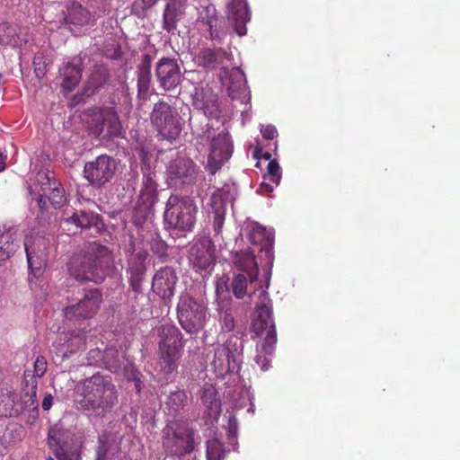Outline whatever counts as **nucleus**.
<instances>
[{
	"label": "nucleus",
	"mask_w": 460,
	"mask_h": 460,
	"mask_svg": "<svg viewBox=\"0 0 460 460\" xmlns=\"http://www.w3.org/2000/svg\"><path fill=\"white\" fill-rule=\"evenodd\" d=\"M136 387H137V391L139 392V391H140L139 382H137V383L136 384Z\"/></svg>",
	"instance_id": "60"
},
{
	"label": "nucleus",
	"mask_w": 460,
	"mask_h": 460,
	"mask_svg": "<svg viewBox=\"0 0 460 460\" xmlns=\"http://www.w3.org/2000/svg\"><path fill=\"white\" fill-rule=\"evenodd\" d=\"M251 328L256 338L265 334V338L262 342V350L268 354H271L274 351L275 344L277 342L275 323L254 318L252 322Z\"/></svg>",
	"instance_id": "22"
},
{
	"label": "nucleus",
	"mask_w": 460,
	"mask_h": 460,
	"mask_svg": "<svg viewBox=\"0 0 460 460\" xmlns=\"http://www.w3.org/2000/svg\"><path fill=\"white\" fill-rule=\"evenodd\" d=\"M213 207V229L215 237H222V229L225 223L226 207L220 196L213 195L211 198Z\"/></svg>",
	"instance_id": "33"
},
{
	"label": "nucleus",
	"mask_w": 460,
	"mask_h": 460,
	"mask_svg": "<svg viewBox=\"0 0 460 460\" xmlns=\"http://www.w3.org/2000/svg\"><path fill=\"white\" fill-rule=\"evenodd\" d=\"M90 117L89 130L102 138L118 137L122 133V125L114 107H93L87 110Z\"/></svg>",
	"instance_id": "7"
},
{
	"label": "nucleus",
	"mask_w": 460,
	"mask_h": 460,
	"mask_svg": "<svg viewBox=\"0 0 460 460\" xmlns=\"http://www.w3.org/2000/svg\"><path fill=\"white\" fill-rule=\"evenodd\" d=\"M181 15V7L176 3L167 4L163 14V28L168 32L174 31Z\"/></svg>",
	"instance_id": "35"
},
{
	"label": "nucleus",
	"mask_w": 460,
	"mask_h": 460,
	"mask_svg": "<svg viewBox=\"0 0 460 460\" xmlns=\"http://www.w3.org/2000/svg\"><path fill=\"white\" fill-rule=\"evenodd\" d=\"M17 43L16 29L8 22L0 24V45H15Z\"/></svg>",
	"instance_id": "44"
},
{
	"label": "nucleus",
	"mask_w": 460,
	"mask_h": 460,
	"mask_svg": "<svg viewBox=\"0 0 460 460\" xmlns=\"http://www.w3.org/2000/svg\"><path fill=\"white\" fill-rule=\"evenodd\" d=\"M248 281V275L243 273H239L233 279L231 288L236 298L242 299L247 294Z\"/></svg>",
	"instance_id": "41"
},
{
	"label": "nucleus",
	"mask_w": 460,
	"mask_h": 460,
	"mask_svg": "<svg viewBox=\"0 0 460 460\" xmlns=\"http://www.w3.org/2000/svg\"><path fill=\"white\" fill-rule=\"evenodd\" d=\"M201 402L207 407L208 414L217 417L221 412V402L213 385L206 384L201 391Z\"/></svg>",
	"instance_id": "29"
},
{
	"label": "nucleus",
	"mask_w": 460,
	"mask_h": 460,
	"mask_svg": "<svg viewBox=\"0 0 460 460\" xmlns=\"http://www.w3.org/2000/svg\"><path fill=\"white\" fill-rule=\"evenodd\" d=\"M260 303L255 306L257 316L255 319L264 320L268 323H274L273 312L270 305V298L267 291L261 290L260 292Z\"/></svg>",
	"instance_id": "36"
},
{
	"label": "nucleus",
	"mask_w": 460,
	"mask_h": 460,
	"mask_svg": "<svg viewBox=\"0 0 460 460\" xmlns=\"http://www.w3.org/2000/svg\"><path fill=\"white\" fill-rule=\"evenodd\" d=\"M86 332L84 329L72 331L67 341L66 352L74 353L84 347L86 341Z\"/></svg>",
	"instance_id": "40"
},
{
	"label": "nucleus",
	"mask_w": 460,
	"mask_h": 460,
	"mask_svg": "<svg viewBox=\"0 0 460 460\" xmlns=\"http://www.w3.org/2000/svg\"><path fill=\"white\" fill-rule=\"evenodd\" d=\"M190 261L195 271L207 270L215 263L213 250L203 243H196L190 251Z\"/></svg>",
	"instance_id": "26"
},
{
	"label": "nucleus",
	"mask_w": 460,
	"mask_h": 460,
	"mask_svg": "<svg viewBox=\"0 0 460 460\" xmlns=\"http://www.w3.org/2000/svg\"><path fill=\"white\" fill-rule=\"evenodd\" d=\"M34 370L31 374L35 375L38 378L42 377L47 371V360L43 356H38L34 362Z\"/></svg>",
	"instance_id": "50"
},
{
	"label": "nucleus",
	"mask_w": 460,
	"mask_h": 460,
	"mask_svg": "<svg viewBox=\"0 0 460 460\" xmlns=\"http://www.w3.org/2000/svg\"><path fill=\"white\" fill-rule=\"evenodd\" d=\"M118 395L112 377L98 372L77 383L75 402L82 411L104 416L117 404Z\"/></svg>",
	"instance_id": "1"
},
{
	"label": "nucleus",
	"mask_w": 460,
	"mask_h": 460,
	"mask_svg": "<svg viewBox=\"0 0 460 460\" xmlns=\"http://www.w3.org/2000/svg\"><path fill=\"white\" fill-rule=\"evenodd\" d=\"M164 445L172 446V452L179 455L190 454L194 450L193 431L186 429L183 431H175L172 438H166Z\"/></svg>",
	"instance_id": "25"
},
{
	"label": "nucleus",
	"mask_w": 460,
	"mask_h": 460,
	"mask_svg": "<svg viewBox=\"0 0 460 460\" xmlns=\"http://www.w3.org/2000/svg\"><path fill=\"white\" fill-rule=\"evenodd\" d=\"M231 341H227L226 344L219 345L215 350V358L213 364L216 367L221 370H229L231 368V361L235 362V353L238 349H234L233 351L230 349Z\"/></svg>",
	"instance_id": "30"
},
{
	"label": "nucleus",
	"mask_w": 460,
	"mask_h": 460,
	"mask_svg": "<svg viewBox=\"0 0 460 460\" xmlns=\"http://www.w3.org/2000/svg\"><path fill=\"white\" fill-rule=\"evenodd\" d=\"M262 156H263L264 159L270 161L271 155L270 153L266 152V153L263 154Z\"/></svg>",
	"instance_id": "59"
},
{
	"label": "nucleus",
	"mask_w": 460,
	"mask_h": 460,
	"mask_svg": "<svg viewBox=\"0 0 460 460\" xmlns=\"http://www.w3.org/2000/svg\"><path fill=\"white\" fill-rule=\"evenodd\" d=\"M197 213L198 207L192 199L171 195L166 201L164 219L170 229L190 232L194 228Z\"/></svg>",
	"instance_id": "3"
},
{
	"label": "nucleus",
	"mask_w": 460,
	"mask_h": 460,
	"mask_svg": "<svg viewBox=\"0 0 460 460\" xmlns=\"http://www.w3.org/2000/svg\"><path fill=\"white\" fill-rule=\"evenodd\" d=\"M151 121L163 140L172 142L181 131L178 118L173 114L172 107L165 102L155 104L151 113Z\"/></svg>",
	"instance_id": "10"
},
{
	"label": "nucleus",
	"mask_w": 460,
	"mask_h": 460,
	"mask_svg": "<svg viewBox=\"0 0 460 460\" xmlns=\"http://www.w3.org/2000/svg\"><path fill=\"white\" fill-rule=\"evenodd\" d=\"M102 303V292L99 288H83L81 297L64 307V317L69 322L81 323L95 317Z\"/></svg>",
	"instance_id": "5"
},
{
	"label": "nucleus",
	"mask_w": 460,
	"mask_h": 460,
	"mask_svg": "<svg viewBox=\"0 0 460 460\" xmlns=\"http://www.w3.org/2000/svg\"><path fill=\"white\" fill-rule=\"evenodd\" d=\"M253 253V251L244 250L233 254L234 266L243 274L248 275L251 285L258 280V265Z\"/></svg>",
	"instance_id": "21"
},
{
	"label": "nucleus",
	"mask_w": 460,
	"mask_h": 460,
	"mask_svg": "<svg viewBox=\"0 0 460 460\" xmlns=\"http://www.w3.org/2000/svg\"><path fill=\"white\" fill-rule=\"evenodd\" d=\"M233 152V145L228 132L222 131L213 137L211 141L208 164L215 170L219 169L222 164L228 161Z\"/></svg>",
	"instance_id": "15"
},
{
	"label": "nucleus",
	"mask_w": 460,
	"mask_h": 460,
	"mask_svg": "<svg viewBox=\"0 0 460 460\" xmlns=\"http://www.w3.org/2000/svg\"><path fill=\"white\" fill-rule=\"evenodd\" d=\"M149 246L152 252L159 259L168 257V244L156 232L151 234Z\"/></svg>",
	"instance_id": "39"
},
{
	"label": "nucleus",
	"mask_w": 460,
	"mask_h": 460,
	"mask_svg": "<svg viewBox=\"0 0 460 460\" xmlns=\"http://www.w3.org/2000/svg\"><path fill=\"white\" fill-rule=\"evenodd\" d=\"M53 404V396L51 394H47L42 401L41 407L44 411H49Z\"/></svg>",
	"instance_id": "53"
},
{
	"label": "nucleus",
	"mask_w": 460,
	"mask_h": 460,
	"mask_svg": "<svg viewBox=\"0 0 460 460\" xmlns=\"http://www.w3.org/2000/svg\"><path fill=\"white\" fill-rule=\"evenodd\" d=\"M264 180L274 183L278 186L280 182L281 173L280 166L276 160H270L268 164L267 173L264 175Z\"/></svg>",
	"instance_id": "48"
},
{
	"label": "nucleus",
	"mask_w": 460,
	"mask_h": 460,
	"mask_svg": "<svg viewBox=\"0 0 460 460\" xmlns=\"http://www.w3.org/2000/svg\"><path fill=\"white\" fill-rule=\"evenodd\" d=\"M273 186L269 182H261L259 188V192L261 194H269L272 192Z\"/></svg>",
	"instance_id": "54"
},
{
	"label": "nucleus",
	"mask_w": 460,
	"mask_h": 460,
	"mask_svg": "<svg viewBox=\"0 0 460 460\" xmlns=\"http://www.w3.org/2000/svg\"><path fill=\"white\" fill-rule=\"evenodd\" d=\"M258 354L255 356V362L257 365L262 369L267 370L270 367V359L268 358V356H271V354H268L265 351L262 350V344L261 345V349H257Z\"/></svg>",
	"instance_id": "51"
},
{
	"label": "nucleus",
	"mask_w": 460,
	"mask_h": 460,
	"mask_svg": "<svg viewBox=\"0 0 460 460\" xmlns=\"http://www.w3.org/2000/svg\"><path fill=\"white\" fill-rule=\"evenodd\" d=\"M228 60V54L223 49H201L195 57V62L199 66L216 70L217 68H225L226 61Z\"/></svg>",
	"instance_id": "20"
},
{
	"label": "nucleus",
	"mask_w": 460,
	"mask_h": 460,
	"mask_svg": "<svg viewBox=\"0 0 460 460\" xmlns=\"http://www.w3.org/2000/svg\"><path fill=\"white\" fill-rule=\"evenodd\" d=\"M155 78L164 92L175 90L181 82L180 66L175 58H162L155 65Z\"/></svg>",
	"instance_id": "12"
},
{
	"label": "nucleus",
	"mask_w": 460,
	"mask_h": 460,
	"mask_svg": "<svg viewBox=\"0 0 460 460\" xmlns=\"http://www.w3.org/2000/svg\"><path fill=\"white\" fill-rule=\"evenodd\" d=\"M222 23H224L223 20L216 14H211L208 17L206 24L208 27L209 37L212 40H218L225 35Z\"/></svg>",
	"instance_id": "42"
},
{
	"label": "nucleus",
	"mask_w": 460,
	"mask_h": 460,
	"mask_svg": "<svg viewBox=\"0 0 460 460\" xmlns=\"http://www.w3.org/2000/svg\"><path fill=\"white\" fill-rule=\"evenodd\" d=\"M168 174L172 180H179L181 183L190 184L195 181L197 170L192 160L178 157L171 161Z\"/></svg>",
	"instance_id": "18"
},
{
	"label": "nucleus",
	"mask_w": 460,
	"mask_h": 460,
	"mask_svg": "<svg viewBox=\"0 0 460 460\" xmlns=\"http://www.w3.org/2000/svg\"><path fill=\"white\" fill-rule=\"evenodd\" d=\"M177 281L178 277L172 267H161L154 274L152 290L164 303H170L174 296Z\"/></svg>",
	"instance_id": "13"
},
{
	"label": "nucleus",
	"mask_w": 460,
	"mask_h": 460,
	"mask_svg": "<svg viewBox=\"0 0 460 460\" xmlns=\"http://www.w3.org/2000/svg\"><path fill=\"white\" fill-rule=\"evenodd\" d=\"M261 135L265 139L272 140L278 136L276 128L272 125H267L261 129Z\"/></svg>",
	"instance_id": "52"
},
{
	"label": "nucleus",
	"mask_w": 460,
	"mask_h": 460,
	"mask_svg": "<svg viewBox=\"0 0 460 460\" xmlns=\"http://www.w3.org/2000/svg\"><path fill=\"white\" fill-rule=\"evenodd\" d=\"M6 158L7 156L0 152V172L4 171L6 167Z\"/></svg>",
	"instance_id": "57"
},
{
	"label": "nucleus",
	"mask_w": 460,
	"mask_h": 460,
	"mask_svg": "<svg viewBox=\"0 0 460 460\" xmlns=\"http://www.w3.org/2000/svg\"><path fill=\"white\" fill-rule=\"evenodd\" d=\"M151 56L149 54L143 55L141 63L137 66V98L139 100L146 101L149 96L151 85Z\"/></svg>",
	"instance_id": "24"
},
{
	"label": "nucleus",
	"mask_w": 460,
	"mask_h": 460,
	"mask_svg": "<svg viewBox=\"0 0 460 460\" xmlns=\"http://www.w3.org/2000/svg\"><path fill=\"white\" fill-rule=\"evenodd\" d=\"M53 237L44 232L31 229L25 236L24 248L29 269L35 278L42 275L47 265Z\"/></svg>",
	"instance_id": "4"
},
{
	"label": "nucleus",
	"mask_w": 460,
	"mask_h": 460,
	"mask_svg": "<svg viewBox=\"0 0 460 460\" xmlns=\"http://www.w3.org/2000/svg\"><path fill=\"white\" fill-rule=\"evenodd\" d=\"M90 19V13L81 4L76 3H72L67 6L64 16L66 24L73 25L76 28L88 24Z\"/></svg>",
	"instance_id": "28"
},
{
	"label": "nucleus",
	"mask_w": 460,
	"mask_h": 460,
	"mask_svg": "<svg viewBox=\"0 0 460 460\" xmlns=\"http://www.w3.org/2000/svg\"><path fill=\"white\" fill-rule=\"evenodd\" d=\"M117 168V162L113 157L101 155L85 164L84 175L92 186L102 188L111 181Z\"/></svg>",
	"instance_id": "11"
},
{
	"label": "nucleus",
	"mask_w": 460,
	"mask_h": 460,
	"mask_svg": "<svg viewBox=\"0 0 460 460\" xmlns=\"http://www.w3.org/2000/svg\"><path fill=\"white\" fill-rule=\"evenodd\" d=\"M37 180L40 184V190L39 193L42 196L47 195L49 191L58 183L54 176V173L50 172H40L37 174Z\"/></svg>",
	"instance_id": "43"
},
{
	"label": "nucleus",
	"mask_w": 460,
	"mask_h": 460,
	"mask_svg": "<svg viewBox=\"0 0 460 460\" xmlns=\"http://www.w3.org/2000/svg\"><path fill=\"white\" fill-rule=\"evenodd\" d=\"M83 68L80 63L67 62L59 69L62 77L61 88L70 93L75 90L82 78Z\"/></svg>",
	"instance_id": "27"
},
{
	"label": "nucleus",
	"mask_w": 460,
	"mask_h": 460,
	"mask_svg": "<svg viewBox=\"0 0 460 460\" xmlns=\"http://www.w3.org/2000/svg\"><path fill=\"white\" fill-rule=\"evenodd\" d=\"M112 262V252L105 245L94 243L74 252L66 267L68 274L75 281L100 284L105 280Z\"/></svg>",
	"instance_id": "2"
},
{
	"label": "nucleus",
	"mask_w": 460,
	"mask_h": 460,
	"mask_svg": "<svg viewBox=\"0 0 460 460\" xmlns=\"http://www.w3.org/2000/svg\"><path fill=\"white\" fill-rule=\"evenodd\" d=\"M158 352L160 358L168 368L172 371L181 356L184 347L183 335L175 325H163L160 332Z\"/></svg>",
	"instance_id": "9"
},
{
	"label": "nucleus",
	"mask_w": 460,
	"mask_h": 460,
	"mask_svg": "<svg viewBox=\"0 0 460 460\" xmlns=\"http://www.w3.org/2000/svg\"><path fill=\"white\" fill-rule=\"evenodd\" d=\"M67 222L75 224L82 229L91 230L92 235L100 234L105 228L102 217L91 211H80L79 213H74L67 219Z\"/></svg>",
	"instance_id": "23"
},
{
	"label": "nucleus",
	"mask_w": 460,
	"mask_h": 460,
	"mask_svg": "<svg viewBox=\"0 0 460 460\" xmlns=\"http://www.w3.org/2000/svg\"><path fill=\"white\" fill-rule=\"evenodd\" d=\"M47 460H55L52 456H49Z\"/></svg>",
	"instance_id": "61"
},
{
	"label": "nucleus",
	"mask_w": 460,
	"mask_h": 460,
	"mask_svg": "<svg viewBox=\"0 0 460 460\" xmlns=\"http://www.w3.org/2000/svg\"><path fill=\"white\" fill-rule=\"evenodd\" d=\"M159 0H142L143 8L149 9L153 7Z\"/></svg>",
	"instance_id": "56"
},
{
	"label": "nucleus",
	"mask_w": 460,
	"mask_h": 460,
	"mask_svg": "<svg viewBox=\"0 0 460 460\" xmlns=\"http://www.w3.org/2000/svg\"><path fill=\"white\" fill-rule=\"evenodd\" d=\"M155 200L149 198L139 197L133 210V222L136 226H141L150 216Z\"/></svg>",
	"instance_id": "34"
},
{
	"label": "nucleus",
	"mask_w": 460,
	"mask_h": 460,
	"mask_svg": "<svg viewBox=\"0 0 460 460\" xmlns=\"http://www.w3.org/2000/svg\"><path fill=\"white\" fill-rule=\"evenodd\" d=\"M18 247L14 233L5 226H0V261L9 259Z\"/></svg>",
	"instance_id": "31"
},
{
	"label": "nucleus",
	"mask_w": 460,
	"mask_h": 460,
	"mask_svg": "<svg viewBox=\"0 0 460 460\" xmlns=\"http://www.w3.org/2000/svg\"><path fill=\"white\" fill-rule=\"evenodd\" d=\"M157 184L151 173L143 176V186L140 190L139 197L149 198L155 200Z\"/></svg>",
	"instance_id": "46"
},
{
	"label": "nucleus",
	"mask_w": 460,
	"mask_h": 460,
	"mask_svg": "<svg viewBox=\"0 0 460 460\" xmlns=\"http://www.w3.org/2000/svg\"><path fill=\"white\" fill-rule=\"evenodd\" d=\"M47 201H48L47 198L45 196H42L41 193H39L38 205L41 210H44L46 208Z\"/></svg>",
	"instance_id": "55"
},
{
	"label": "nucleus",
	"mask_w": 460,
	"mask_h": 460,
	"mask_svg": "<svg viewBox=\"0 0 460 460\" xmlns=\"http://www.w3.org/2000/svg\"><path fill=\"white\" fill-rule=\"evenodd\" d=\"M102 360L105 367L113 373L118 372L121 368V356L117 349H106L103 353Z\"/></svg>",
	"instance_id": "38"
},
{
	"label": "nucleus",
	"mask_w": 460,
	"mask_h": 460,
	"mask_svg": "<svg viewBox=\"0 0 460 460\" xmlns=\"http://www.w3.org/2000/svg\"><path fill=\"white\" fill-rule=\"evenodd\" d=\"M206 456L207 460H222L225 457L224 444L217 439L208 440Z\"/></svg>",
	"instance_id": "45"
},
{
	"label": "nucleus",
	"mask_w": 460,
	"mask_h": 460,
	"mask_svg": "<svg viewBox=\"0 0 460 460\" xmlns=\"http://www.w3.org/2000/svg\"><path fill=\"white\" fill-rule=\"evenodd\" d=\"M37 376L31 374V370H25L23 374V383H24V404L27 407L31 408L32 410H38V402H37V387L38 381Z\"/></svg>",
	"instance_id": "32"
},
{
	"label": "nucleus",
	"mask_w": 460,
	"mask_h": 460,
	"mask_svg": "<svg viewBox=\"0 0 460 460\" xmlns=\"http://www.w3.org/2000/svg\"><path fill=\"white\" fill-rule=\"evenodd\" d=\"M217 310L219 313V321L222 330L226 332H233L235 321L231 312V296L226 282L217 283L216 288Z\"/></svg>",
	"instance_id": "14"
},
{
	"label": "nucleus",
	"mask_w": 460,
	"mask_h": 460,
	"mask_svg": "<svg viewBox=\"0 0 460 460\" xmlns=\"http://www.w3.org/2000/svg\"><path fill=\"white\" fill-rule=\"evenodd\" d=\"M106 448L104 445H102L98 447L97 453H98V460H101V457L102 455L105 454Z\"/></svg>",
	"instance_id": "58"
},
{
	"label": "nucleus",
	"mask_w": 460,
	"mask_h": 460,
	"mask_svg": "<svg viewBox=\"0 0 460 460\" xmlns=\"http://www.w3.org/2000/svg\"><path fill=\"white\" fill-rule=\"evenodd\" d=\"M177 318L187 333L196 334L205 325L207 307L190 294L182 293L177 304Z\"/></svg>",
	"instance_id": "6"
},
{
	"label": "nucleus",
	"mask_w": 460,
	"mask_h": 460,
	"mask_svg": "<svg viewBox=\"0 0 460 460\" xmlns=\"http://www.w3.org/2000/svg\"><path fill=\"white\" fill-rule=\"evenodd\" d=\"M227 18L234 23V29L240 36L247 33L246 22L250 20L246 0H228Z\"/></svg>",
	"instance_id": "17"
},
{
	"label": "nucleus",
	"mask_w": 460,
	"mask_h": 460,
	"mask_svg": "<svg viewBox=\"0 0 460 460\" xmlns=\"http://www.w3.org/2000/svg\"><path fill=\"white\" fill-rule=\"evenodd\" d=\"M64 192V189L58 182L45 197L54 207H60L65 202Z\"/></svg>",
	"instance_id": "49"
},
{
	"label": "nucleus",
	"mask_w": 460,
	"mask_h": 460,
	"mask_svg": "<svg viewBox=\"0 0 460 460\" xmlns=\"http://www.w3.org/2000/svg\"><path fill=\"white\" fill-rule=\"evenodd\" d=\"M48 445L55 460H79L81 443L68 430L55 425L48 432Z\"/></svg>",
	"instance_id": "8"
},
{
	"label": "nucleus",
	"mask_w": 460,
	"mask_h": 460,
	"mask_svg": "<svg viewBox=\"0 0 460 460\" xmlns=\"http://www.w3.org/2000/svg\"><path fill=\"white\" fill-rule=\"evenodd\" d=\"M108 73L103 69H95L92 72L89 80L84 89L87 96L94 94L108 81Z\"/></svg>",
	"instance_id": "37"
},
{
	"label": "nucleus",
	"mask_w": 460,
	"mask_h": 460,
	"mask_svg": "<svg viewBox=\"0 0 460 460\" xmlns=\"http://www.w3.org/2000/svg\"><path fill=\"white\" fill-rule=\"evenodd\" d=\"M146 252H137L129 261L127 269L129 288L135 294V298L143 294V282L146 278L147 267L146 264Z\"/></svg>",
	"instance_id": "16"
},
{
	"label": "nucleus",
	"mask_w": 460,
	"mask_h": 460,
	"mask_svg": "<svg viewBox=\"0 0 460 460\" xmlns=\"http://www.w3.org/2000/svg\"><path fill=\"white\" fill-rule=\"evenodd\" d=\"M168 403L175 411L183 409L188 403L187 394L183 390L172 393Z\"/></svg>",
	"instance_id": "47"
},
{
	"label": "nucleus",
	"mask_w": 460,
	"mask_h": 460,
	"mask_svg": "<svg viewBox=\"0 0 460 460\" xmlns=\"http://www.w3.org/2000/svg\"><path fill=\"white\" fill-rule=\"evenodd\" d=\"M247 228L250 243L257 246L259 252H264L268 258L272 257L273 233L258 223H252Z\"/></svg>",
	"instance_id": "19"
}]
</instances>
